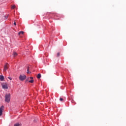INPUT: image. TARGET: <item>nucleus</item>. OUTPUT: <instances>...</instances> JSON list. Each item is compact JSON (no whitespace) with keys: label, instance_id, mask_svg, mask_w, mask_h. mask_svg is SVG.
Returning a JSON list of instances; mask_svg holds the SVG:
<instances>
[{"label":"nucleus","instance_id":"obj_5","mask_svg":"<svg viewBox=\"0 0 126 126\" xmlns=\"http://www.w3.org/2000/svg\"><path fill=\"white\" fill-rule=\"evenodd\" d=\"M4 108V106H3V105H2L0 107V117H1V116H2V112H3Z\"/></svg>","mask_w":126,"mask_h":126},{"label":"nucleus","instance_id":"obj_8","mask_svg":"<svg viewBox=\"0 0 126 126\" xmlns=\"http://www.w3.org/2000/svg\"><path fill=\"white\" fill-rule=\"evenodd\" d=\"M23 34H24V32L23 31H21L18 33V35H23Z\"/></svg>","mask_w":126,"mask_h":126},{"label":"nucleus","instance_id":"obj_15","mask_svg":"<svg viewBox=\"0 0 126 126\" xmlns=\"http://www.w3.org/2000/svg\"><path fill=\"white\" fill-rule=\"evenodd\" d=\"M57 57H60V52L57 53Z\"/></svg>","mask_w":126,"mask_h":126},{"label":"nucleus","instance_id":"obj_11","mask_svg":"<svg viewBox=\"0 0 126 126\" xmlns=\"http://www.w3.org/2000/svg\"><path fill=\"white\" fill-rule=\"evenodd\" d=\"M13 55L14 57H16V56H17V53L16 52H13Z\"/></svg>","mask_w":126,"mask_h":126},{"label":"nucleus","instance_id":"obj_3","mask_svg":"<svg viewBox=\"0 0 126 126\" xmlns=\"http://www.w3.org/2000/svg\"><path fill=\"white\" fill-rule=\"evenodd\" d=\"M9 67V65L7 63H6L4 66V69H3V71L4 72H6V70H7V69H8Z\"/></svg>","mask_w":126,"mask_h":126},{"label":"nucleus","instance_id":"obj_1","mask_svg":"<svg viewBox=\"0 0 126 126\" xmlns=\"http://www.w3.org/2000/svg\"><path fill=\"white\" fill-rule=\"evenodd\" d=\"M5 101L7 102V103H9V102H10V94H8L5 95Z\"/></svg>","mask_w":126,"mask_h":126},{"label":"nucleus","instance_id":"obj_17","mask_svg":"<svg viewBox=\"0 0 126 126\" xmlns=\"http://www.w3.org/2000/svg\"><path fill=\"white\" fill-rule=\"evenodd\" d=\"M14 25L16 26V23L15 22L14 23Z\"/></svg>","mask_w":126,"mask_h":126},{"label":"nucleus","instance_id":"obj_12","mask_svg":"<svg viewBox=\"0 0 126 126\" xmlns=\"http://www.w3.org/2000/svg\"><path fill=\"white\" fill-rule=\"evenodd\" d=\"M37 78H38V79L41 78V74H38L37 75Z\"/></svg>","mask_w":126,"mask_h":126},{"label":"nucleus","instance_id":"obj_10","mask_svg":"<svg viewBox=\"0 0 126 126\" xmlns=\"http://www.w3.org/2000/svg\"><path fill=\"white\" fill-rule=\"evenodd\" d=\"M27 73L28 74L31 73V72L29 71V67H28Z\"/></svg>","mask_w":126,"mask_h":126},{"label":"nucleus","instance_id":"obj_7","mask_svg":"<svg viewBox=\"0 0 126 126\" xmlns=\"http://www.w3.org/2000/svg\"><path fill=\"white\" fill-rule=\"evenodd\" d=\"M3 79H4V77H3V75H0V80L1 81H3Z\"/></svg>","mask_w":126,"mask_h":126},{"label":"nucleus","instance_id":"obj_9","mask_svg":"<svg viewBox=\"0 0 126 126\" xmlns=\"http://www.w3.org/2000/svg\"><path fill=\"white\" fill-rule=\"evenodd\" d=\"M21 126V123H16L14 124V126Z\"/></svg>","mask_w":126,"mask_h":126},{"label":"nucleus","instance_id":"obj_4","mask_svg":"<svg viewBox=\"0 0 126 126\" xmlns=\"http://www.w3.org/2000/svg\"><path fill=\"white\" fill-rule=\"evenodd\" d=\"M2 87L3 89H7L8 87L7 86V83H4L2 84Z\"/></svg>","mask_w":126,"mask_h":126},{"label":"nucleus","instance_id":"obj_14","mask_svg":"<svg viewBox=\"0 0 126 126\" xmlns=\"http://www.w3.org/2000/svg\"><path fill=\"white\" fill-rule=\"evenodd\" d=\"M8 79H10V80H12V78L10 77H8Z\"/></svg>","mask_w":126,"mask_h":126},{"label":"nucleus","instance_id":"obj_2","mask_svg":"<svg viewBox=\"0 0 126 126\" xmlns=\"http://www.w3.org/2000/svg\"><path fill=\"white\" fill-rule=\"evenodd\" d=\"M19 79L20 80H21V81H23L24 80H25V79H26V75H20L19 77Z\"/></svg>","mask_w":126,"mask_h":126},{"label":"nucleus","instance_id":"obj_16","mask_svg":"<svg viewBox=\"0 0 126 126\" xmlns=\"http://www.w3.org/2000/svg\"><path fill=\"white\" fill-rule=\"evenodd\" d=\"M60 101H63V98H60Z\"/></svg>","mask_w":126,"mask_h":126},{"label":"nucleus","instance_id":"obj_13","mask_svg":"<svg viewBox=\"0 0 126 126\" xmlns=\"http://www.w3.org/2000/svg\"><path fill=\"white\" fill-rule=\"evenodd\" d=\"M12 9H14L15 8V5H13L11 6Z\"/></svg>","mask_w":126,"mask_h":126},{"label":"nucleus","instance_id":"obj_6","mask_svg":"<svg viewBox=\"0 0 126 126\" xmlns=\"http://www.w3.org/2000/svg\"><path fill=\"white\" fill-rule=\"evenodd\" d=\"M27 80H29V82H30V83H33V82H34V79L32 77L29 78L28 80H27Z\"/></svg>","mask_w":126,"mask_h":126}]
</instances>
